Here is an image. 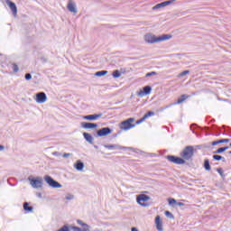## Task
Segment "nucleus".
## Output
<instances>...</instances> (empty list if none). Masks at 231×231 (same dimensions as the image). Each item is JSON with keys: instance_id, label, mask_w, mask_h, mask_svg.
I'll return each instance as SVG.
<instances>
[{"instance_id": "nucleus-30", "label": "nucleus", "mask_w": 231, "mask_h": 231, "mask_svg": "<svg viewBox=\"0 0 231 231\" xmlns=\"http://www.w3.org/2000/svg\"><path fill=\"white\" fill-rule=\"evenodd\" d=\"M166 217H169V219H174V215L171 213V211H165Z\"/></svg>"}, {"instance_id": "nucleus-23", "label": "nucleus", "mask_w": 231, "mask_h": 231, "mask_svg": "<svg viewBox=\"0 0 231 231\" xmlns=\"http://www.w3.org/2000/svg\"><path fill=\"white\" fill-rule=\"evenodd\" d=\"M187 98H189V96L183 94L180 96V97L178 98L176 104H183V102H185V100H187Z\"/></svg>"}, {"instance_id": "nucleus-38", "label": "nucleus", "mask_w": 231, "mask_h": 231, "mask_svg": "<svg viewBox=\"0 0 231 231\" xmlns=\"http://www.w3.org/2000/svg\"><path fill=\"white\" fill-rule=\"evenodd\" d=\"M73 195H71V194H68L67 196H66V199L68 200V201H69V200H71V199H73Z\"/></svg>"}, {"instance_id": "nucleus-21", "label": "nucleus", "mask_w": 231, "mask_h": 231, "mask_svg": "<svg viewBox=\"0 0 231 231\" xmlns=\"http://www.w3.org/2000/svg\"><path fill=\"white\" fill-rule=\"evenodd\" d=\"M74 167L77 171H83L84 162H82L81 161H77V162L74 164Z\"/></svg>"}, {"instance_id": "nucleus-4", "label": "nucleus", "mask_w": 231, "mask_h": 231, "mask_svg": "<svg viewBox=\"0 0 231 231\" xmlns=\"http://www.w3.org/2000/svg\"><path fill=\"white\" fill-rule=\"evenodd\" d=\"M44 180L46 181V183H48V185L50 187H51L52 189H61L62 188V184L59 183V181L53 180V178H51V176H45Z\"/></svg>"}, {"instance_id": "nucleus-6", "label": "nucleus", "mask_w": 231, "mask_h": 231, "mask_svg": "<svg viewBox=\"0 0 231 231\" xmlns=\"http://www.w3.org/2000/svg\"><path fill=\"white\" fill-rule=\"evenodd\" d=\"M28 180L33 189H42V177H37L36 179H31L29 177Z\"/></svg>"}, {"instance_id": "nucleus-45", "label": "nucleus", "mask_w": 231, "mask_h": 231, "mask_svg": "<svg viewBox=\"0 0 231 231\" xmlns=\"http://www.w3.org/2000/svg\"><path fill=\"white\" fill-rule=\"evenodd\" d=\"M94 149H98V146L97 145H94Z\"/></svg>"}, {"instance_id": "nucleus-2", "label": "nucleus", "mask_w": 231, "mask_h": 231, "mask_svg": "<svg viewBox=\"0 0 231 231\" xmlns=\"http://www.w3.org/2000/svg\"><path fill=\"white\" fill-rule=\"evenodd\" d=\"M133 122H134V118L130 117L119 125L120 129L123 131H129V129H133V127L135 126V125H133Z\"/></svg>"}, {"instance_id": "nucleus-33", "label": "nucleus", "mask_w": 231, "mask_h": 231, "mask_svg": "<svg viewBox=\"0 0 231 231\" xmlns=\"http://www.w3.org/2000/svg\"><path fill=\"white\" fill-rule=\"evenodd\" d=\"M154 75H158V73L156 71H152V72H148L146 73L145 77H154Z\"/></svg>"}, {"instance_id": "nucleus-22", "label": "nucleus", "mask_w": 231, "mask_h": 231, "mask_svg": "<svg viewBox=\"0 0 231 231\" xmlns=\"http://www.w3.org/2000/svg\"><path fill=\"white\" fill-rule=\"evenodd\" d=\"M23 210H25L26 212H33V207L30 206V203L28 202H24Z\"/></svg>"}, {"instance_id": "nucleus-47", "label": "nucleus", "mask_w": 231, "mask_h": 231, "mask_svg": "<svg viewBox=\"0 0 231 231\" xmlns=\"http://www.w3.org/2000/svg\"><path fill=\"white\" fill-rule=\"evenodd\" d=\"M229 146L231 147V143H230Z\"/></svg>"}, {"instance_id": "nucleus-32", "label": "nucleus", "mask_w": 231, "mask_h": 231, "mask_svg": "<svg viewBox=\"0 0 231 231\" xmlns=\"http://www.w3.org/2000/svg\"><path fill=\"white\" fill-rule=\"evenodd\" d=\"M168 203H169V205H176L178 202L176 201V199H172V198H170V199H168Z\"/></svg>"}, {"instance_id": "nucleus-5", "label": "nucleus", "mask_w": 231, "mask_h": 231, "mask_svg": "<svg viewBox=\"0 0 231 231\" xmlns=\"http://www.w3.org/2000/svg\"><path fill=\"white\" fill-rule=\"evenodd\" d=\"M149 199H151V197L146 194H141L136 197V201L141 207H149V204L145 203V201H149Z\"/></svg>"}, {"instance_id": "nucleus-42", "label": "nucleus", "mask_w": 231, "mask_h": 231, "mask_svg": "<svg viewBox=\"0 0 231 231\" xmlns=\"http://www.w3.org/2000/svg\"><path fill=\"white\" fill-rule=\"evenodd\" d=\"M0 151H5V146L0 145Z\"/></svg>"}, {"instance_id": "nucleus-1", "label": "nucleus", "mask_w": 231, "mask_h": 231, "mask_svg": "<svg viewBox=\"0 0 231 231\" xmlns=\"http://www.w3.org/2000/svg\"><path fill=\"white\" fill-rule=\"evenodd\" d=\"M172 35L171 34H163L162 36L156 37L152 34H146L144 36L145 42H148V44H154V42H162V41H169V39H171Z\"/></svg>"}, {"instance_id": "nucleus-28", "label": "nucleus", "mask_w": 231, "mask_h": 231, "mask_svg": "<svg viewBox=\"0 0 231 231\" xmlns=\"http://www.w3.org/2000/svg\"><path fill=\"white\" fill-rule=\"evenodd\" d=\"M149 116H154V112L152 111H148L144 116V120H147V118H149Z\"/></svg>"}, {"instance_id": "nucleus-18", "label": "nucleus", "mask_w": 231, "mask_h": 231, "mask_svg": "<svg viewBox=\"0 0 231 231\" xmlns=\"http://www.w3.org/2000/svg\"><path fill=\"white\" fill-rule=\"evenodd\" d=\"M155 225L158 231H163V223L162 222L160 216L155 217Z\"/></svg>"}, {"instance_id": "nucleus-20", "label": "nucleus", "mask_w": 231, "mask_h": 231, "mask_svg": "<svg viewBox=\"0 0 231 231\" xmlns=\"http://www.w3.org/2000/svg\"><path fill=\"white\" fill-rule=\"evenodd\" d=\"M230 142V139H220L217 141H214L211 143V145H219V143H228Z\"/></svg>"}, {"instance_id": "nucleus-19", "label": "nucleus", "mask_w": 231, "mask_h": 231, "mask_svg": "<svg viewBox=\"0 0 231 231\" xmlns=\"http://www.w3.org/2000/svg\"><path fill=\"white\" fill-rule=\"evenodd\" d=\"M83 136H84L86 142L93 144V136L90 134H88L85 132V133H83Z\"/></svg>"}, {"instance_id": "nucleus-13", "label": "nucleus", "mask_w": 231, "mask_h": 231, "mask_svg": "<svg viewBox=\"0 0 231 231\" xmlns=\"http://www.w3.org/2000/svg\"><path fill=\"white\" fill-rule=\"evenodd\" d=\"M6 5L7 6H9L10 10L13 12V15L14 17L17 16V5H15V3L10 1V0H6Z\"/></svg>"}, {"instance_id": "nucleus-17", "label": "nucleus", "mask_w": 231, "mask_h": 231, "mask_svg": "<svg viewBox=\"0 0 231 231\" xmlns=\"http://www.w3.org/2000/svg\"><path fill=\"white\" fill-rule=\"evenodd\" d=\"M81 127H83V129H97L98 125H97V123L83 122L81 123Z\"/></svg>"}, {"instance_id": "nucleus-24", "label": "nucleus", "mask_w": 231, "mask_h": 231, "mask_svg": "<svg viewBox=\"0 0 231 231\" xmlns=\"http://www.w3.org/2000/svg\"><path fill=\"white\" fill-rule=\"evenodd\" d=\"M213 160H216V162H226V160L225 159V157L221 156V155H217V154H215L213 155Z\"/></svg>"}, {"instance_id": "nucleus-36", "label": "nucleus", "mask_w": 231, "mask_h": 231, "mask_svg": "<svg viewBox=\"0 0 231 231\" xmlns=\"http://www.w3.org/2000/svg\"><path fill=\"white\" fill-rule=\"evenodd\" d=\"M25 80H32V74L26 73L25 74Z\"/></svg>"}, {"instance_id": "nucleus-37", "label": "nucleus", "mask_w": 231, "mask_h": 231, "mask_svg": "<svg viewBox=\"0 0 231 231\" xmlns=\"http://www.w3.org/2000/svg\"><path fill=\"white\" fill-rule=\"evenodd\" d=\"M142 122H145V118L143 116L141 119L136 121V125H138L142 124Z\"/></svg>"}, {"instance_id": "nucleus-7", "label": "nucleus", "mask_w": 231, "mask_h": 231, "mask_svg": "<svg viewBox=\"0 0 231 231\" xmlns=\"http://www.w3.org/2000/svg\"><path fill=\"white\" fill-rule=\"evenodd\" d=\"M167 160L171 162V163H175L176 165H184L185 163V159L174 156V155H168Z\"/></svg>"}, {"instance_id": "nucleus-14", "label": "nucleus", "mask_w": 231, "mask_h": 231, "mask_svg": "<svg viewBox=\"0 0 231 231\" xmlns=\"http://www.w3.org/2000/svg\"><path fill=\"white\" fill-rule=\"evenodd\" d=\"M98 118H102V113L100 114H94V115H88L83 116V120H88L90 122H93L95 120H98Z\"/></svg>"}, {"instance_id": "nucleus-29", "label": "nucleus", "mask_w": 231, "mask_h": 231, "mask_svg": "<svg viewBox=\"0 0 231 231\" xmlns=\"http://www.w3.org/2000/svg\"><path fill=\"white\" fill-rule=\"evenodd\" d=\"M223 152H225V148H223V147H220L217 150H216L215 152H213L214 154H221Z\"/></svg>"}, {"instance_id": "nucleus-39", "label": "nucleus", "mask_w": 231, "mask_h": 231, "mask_svg": "<svg viewBox=\"0 0 231 231\" xmlns=\"http://www.w3.org/2000/svg\"><path fill=\"white\" fill-rule=\"evenodd\" d=\"M176 205H178V207H185L183 202H177Z\"/></svg>"}, {"instance_id": "nucleus-9", "label": "nucleus", "mask_w": 231, "mask_h": 231, "mask_svg": "<svg viewBox=\"0 0 231 231\" xmlns=\"http://www.w3.org/2000/svg\"><path fill=\"white\" fill-rule=\"evenodd\" d=\"M34 99L37 102V104H44V102L48 100V97L44 92H38L36 93Z\"/></svg>"}, {"instance_id": "nucleus-15", "label": "nucleus", "mask_w": 231, "mask_h": 231, "mask_svg": "<svg viewBox=\"0 0 231 231\" xmlns=\"http://www.w3.org/2000/svg\"><path fill=\"white\" fill-rule=\"evenodd\" d=\"M151 91H152V88L151 86H145L143 90L138 93V97H145V95H151Z\"/></svg>"}, {"instance_id": "nucleus-43", "label": "nucleus", "mask_w": 231, "mask_h": 231, "mask_svg": "<svg viewBox=\"0 0 231 231\" xmlns=\"http://www.w3.org/2000/svg\"><path fill=\"white\" fill-rule=\"evenodd\" d=\"M223 149H225V151H228L229 147L228 146H225V147H223Z\"/></svg>"}, {"instance_id": "nucleus-12", "label": "nucleus", "mask_w": 231, "mask_h": 231, "mask_svg": "<svg viewBox=\"0 0 231 231\" xmlns=\"http://www.w3.org/2000/svg\"><path fill=\"white\" fill-rule=\"evenodd\" d=\"M176 0H168V1H164L162 2L160 4H157L155 6L152 7V10H158L160 8H163L165 6H169V5H172V3H174Z\"/></svg>"}, {"instance_id": "nucleus-25", "label": "nucleus", "mask_w": 231, "mask_h": 231, "mask_svg": "<svg viewBox=\"0 0 231 231\" xmlns=\"http://www.w3.org/2000/svg\"><path fill=\"white\" fill-rule=\"evenodd\" d=\"M107 70H100L95 73V77H105V75H107Z\"/></svg>"}, {"instance_id": "nucleus-41", "label": "nucleus", "mask_w": 231, "mask_h": 231, "mask_svg": "<svg viewBox=\"0 0 231 231\" xmlns=\"http://www.w3.org/2000/svg\"><path fill=\"white\" fill-rule=\"evenodd\" d=\"M62 156H63L64 158H68L69 156H71V153H64Z\"/></svg>"}, {"instance_id": "nucleus-10", "label": "nucleus", "mask_w": 231, "mask_h": 231, "mask_svg": "<svg viewBox=\"0 0 231 231\" xmlns=\"http://www.w3.org/2000/svg\"><path fill=\"white\" fill-rule=\"evenodd\" d=\"M111 133H113V129L109 127H103L97 131V136H99V137L108 136V134H111Z\"/></svg>"}, {"instance_id": "nucleus-46", "label": "nucleus", "mask_w": 231, "mask_h": 231, "mask_svg": "<svg viewBox=\"0 0 231 231\" xmlns=\"http://www.w3.org/2000/svg\"><path fill=\"white\" fill-rule=\"evenodd\" d=\"M229 152V154H231V151L230 152Z\"/></svg>"}, {"instance_id": "nucleus-35", "label": "nucleus", "mask_w": 231, "mask_h": 231, "mask_svg": "<svg viewBox=\"0 0 231 231\" xmlns=\"http://www.w3.org/2000/svg\"><path fill=\"white\" fill-rule=\"evenodd\" d=\"M189 73H190V70H184L180 75V77H185V75H189Z\"/></svg>"}, {"instance_id": "nucleus-44", "label": "nucleus", "mask_w": 231, "mask_h": 231, "mask_svg": "<svg viewBox=\"0 0 231 231\" xmlns=\"http://www.w3.org/2000/svg\"><path fill=\"white\" fill-rule=\"evenodd\" d=\"M42 194L41 193H38V198H42Z\"/></svg>"}, {"instance_id": "nucleus-16", "label": "nucleus", "mask_w": 231, "mask_h": 231, "mask_svg": "<svg viewBox=\"0 0 231 231\" xmlns=\"http://www.w3.org/2000/svg\"><path fill=\"white\" fill-rule=\"evenodd\" d=\"M67 8L69 12H71V14H77V4L74 3L73 0H69Z\"/></svg>"}, {"instance_id": "nucleus-34", "label": "nucleus", "mask_w": 231, "mask_h": 231, "mask_svg": "<svg viewBox=\"0 0 231 231\" xmlns=\"http://www.w3.org/2000/svg\"><path fill=\"white\" fill-rule=\"evenodd\" d=\"M13 70L14 71V73H17V71H19V66H17V64H13Z\"/></svg>"}, {"instance_id": "nucleus-26", "label": "nucleus", "mask_w": 231, "mask_h": 231, "mask_svg": "<svg viewBox=\"0 0 231 231\" xmlns=\"http://www.w3.org/2000/svg\"><path fill=\"white\" fill-rule=\"evenodd\" d=\"M112 76L114 79H120V77H122V73H120V70L116 69L113 71Z\"/></svg>"}, {"instance_id": "nucleus-27", "label": "nucleus", "mask_w": 231, "mask_h": 231, "mask_svg": "<svg viewBox=\"0 0 231 231\" xmlns=\"http://www.w3.org/2000/svg\"><path fill=\"white\" fill-rule=\"evenodd\" d=\"M204 169H206L207 171H210L211 169L210 161L208 159H205L204 161Z\"/></svg>"}, {"instance_id": "nucleus-8", "label": "nucleus", "mask_w": 231, "mask_h": 231, "mask_svg": "<svg viewBox=\"0 0 231 231\" xmlns=\"http://www.w3.org/2000/svg\"><path fill=\"white\" fill-rule=\"evenodd\" d=\"M77 223H78V225H79V226H82L83 228H80V227H79V226H72V230H74V231H90V230H89V228H90L89 225L84 223L82 220L78 219V220H77Z\"/></svg>"}, {"instance_id": "nucleus-31", "label": "nucleus", "mask_w": 231, "mask_h": 231, "mask_svg": "<svg viewBox=\"0 0 231 231\" xmlns=\"http://www.w3.org/2000/svg\"><path fill=\"white\" fill-rule=\"evenodd\" d=\"M217 172L221 176V178H225V173L223 171V168H217Z\"/></svg>"}, {"instance_id": "nucleus-3", "label": "nucleus", "mask_w": 231, "mask_h": 231, "mask_svg": "<svg viewBox=\"0 0 231 231\" xmlns=\"http://www.w3.org/2000/svg\"><path fill=\"white\" fill-rule=\"evenodd\" d=\"M180 156L184 158V160H190V158L194 156V146H186L180 153Z\"/></svg>"}, {"instance_id": "nucleus-11", "label": "nucleus", "mask_w": 231, "mask_h": 231, "mask_svg": "<svg viewBox=\"0 0 231 231\" xmlns=\"http://www.w3.org/2000/svg\"><path fill=\"white\" fill-rule=\"evenodd\" d=\"M106 149H119V151H131L132 147L120 146L118 144H105Z\"/></svg>"}, {"instance_id": "nucleus-40", "label": "nucleus", "mask_w": 231, "mask_h": 231, "mask_svg": "<svg viewBox=\"0 0 231 231\" xmlns=\"http://www.w3.org/2000/svg\"><path fill=\"white\" fill-rule=\"evenodd\" d=\"M52 155H53V156H60V152H52Z\"/></svg>"}]
</instances>
